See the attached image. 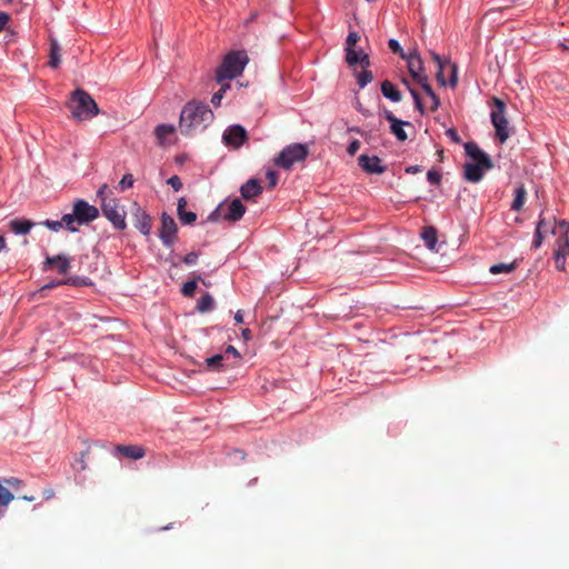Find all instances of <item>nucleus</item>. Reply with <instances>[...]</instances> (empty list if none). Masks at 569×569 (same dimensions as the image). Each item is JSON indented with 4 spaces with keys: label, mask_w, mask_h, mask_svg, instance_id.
Returning <instances> with one entry per match:
<instances>
[{
    "label": "nucleus",
    "mask_w": 569,
    "mask_h": 569,
    "mask_svg": "<svg viewBox=\"0 0 569 569\" xmlns=\"http://www.w3.org/2000/svg\"><path fill=\"white\" fill-rule=\"evenodd\" d=\"M212 121V110L204 102H188L180 114L179 128L182 134H191L198 127H206L207 122Z\"/></svg>",
    "instance_id": "nucleus-1"
},
{
    "label": "nucleus",
    "mask_w": 569,
    "mask_h": 569,
    "mask_svg": "<svg viewBox=\"0 0 569 569\" xmlns=\"http://www.w3.org/2000/svg\"><path fill=\"white\" fill-rule=\"evenodd\" d=\"M465 151L472 159L471 162L465 164V178L471 183H478L482 180L483 172L492 169V160L476 142H466Z\"/></svg>",
    "instance_id": "nucleus-2"
},
{
    "label": "nucleus",
    "mask_w": 569,
    "mask_h": 569,
    "mask_svg": "<svg viewBox=\"0 0 569 569\" xmlns=\"http://www.w3.org/2000/svg\"><path fill=\"white\" fill-rule=\"evenodd\" d=\"M67 106L76 121H87V119L93 118V116L100 112L96 100L83 89H76L71 92L70 101Z\"/></svg>",
    "instance_id": "nucleus-3"
},
{
    "label": "nucleus",
    "mask_w": 569,
    "mask_h": 569,
    "mask_svg": "<svg viewBox=\"0 0 569 569\" xmlns=\"http://www.w3.org/2000/svg\"><path fill=\"white\" fill-rule=\"evenodd\" d=\"M248 62L249 56L246 51L228 52L216 70V80L218 82H222L224 79H233L240 77Z\"/></svg>",
    "instance_id": "nucleus-4"
},
{
    "label": "nucleus",
    "mask_w": 569,
    "mask_h": 569,
    "mask_svg": "<svg viewBox=\"0 0 569 569\" xmlns=\"http://www.w3.org/2000/svg\"><path fill=\"white\" fill-rule=\"evenodd\" d=\"M309 156V149L305 143H290L274 158L276 167L290 169L297 161H303Z\"/></svg>",
    "instance_id": "nucleus-5"
},
{
    "label": "nucleus",
    "mask_w": 569,
    "mask_h": 569,
    "mask_svg": "<svg viewBox=\"0 0 569 569\" xmlns=\"http://www.w3.org/2000/svg\"><path fill=\"white\" fill-rule=\"evenodd\" d=\"M491 122L500 142H506L510 137L509 122L506 117L507 106L501 98H492Z\"/></svg>",
    "instance_id": "nucleus-6"
},
{
    "label": "nucleus",
    "mask_w": 569,
    "mask_h": 569,
    "mask_svg": "<svg viewBox=\"0 0 569 569\" xmlns=\"http://www.w3.org/2000/svg\"><path fill=\"white\" fill-rule=\"evenodd\" d=\"M101 211L112 226L116 227V229H126V211L120 207L117 199H103V202L101 203Z\"/></svg>",
    "instance_id": "nucleus-7"
},
{
    "label": "nucleus",
    "mask_w": 569,
    "mask_h": 569,
    "mask_svg": "<svg viewBox=\"0 0 569 569\" xmlns=\"http://www.w3.org/2000/svg\"><path fill=\"white\" fill-rule=\"evenodd\" d=\"M246 213V207L242 204L240 199H233L227 204H220L213 212L208 217L209 221H217L220 217L227 219V221H239Z\"/></svg>",
    "instance_id": "nucleus-8"
},
{
    "label": "nucleus",
    "mask_w": 569,
    "mask_h": 569,
    "mask_svg": "<svg viewBox=\"0 0 569 569\" xmlns=\"http://www.w3.org/2000/svg\"><path fill=\"white\" fill-rule=\"evenodd\" d=\"M405 60L407 61V67L412 80L423 89L428 76L426 73L423 61L417 49H413L406 54Z\"/></svg>",
    "instance_id": "nucleus-9"
},
{
    "label": "nucleus",
    "mask_w": 569,
    "mask_h": 569,
    "mask_svg": "<svg viewBox=\"0 0 569 569\" xmlns=\"http://www.w3.org/2000/svg\"><path fill=\"white\" fill-rule=\"evenodd\" d=\"M177 223L173 217L168 216V213H162L161 217V226L159 229V238L163 246L171 247L173 246L177 239Z\"/></svg>",
    "instance_id": "nucleus-10"
},
{
    "label": "nucleus",
    "mask_w": 569,
    "mask_h": 569,
    "mask_svg": "<svg viewBox=\"0 0 569 569\" xmlns=\"http://www.w3.org/2000/svg\"><path fill=\"white\" fill-rule=\"evenodd\" d=\"M74 208L77 226L89 224V222L94 221V219L99 216L98 208L88 203L87 200H76Z\"/></svg>",
    "instance_id": "nucleus-11"
},
{
    "label": "nucleus",
    "mask_w": 569,
    "mask_h": 569,
    "mask_svg": "<svg viewBox=\"0 0 569 569\" xmlns=\"http://www.w3.org/2000/svg\"><path fill=\"white\" fill-rule=\"evenodd\" d=\"M247 139V130L240 124L230 126L223 132V141L229 147L239 148Z\"/></svg>",
    "instance_id": "nucleus-12"
},
{
    "label": "nucleus",
    "mask_w": 569,
    "mask_h": 569,
    "mask_svg": "<svg viewBox=\"0 0 569 569\" xmlns=\"http://www.w3.org/2000/svg\"><path fill=\"white\" fill-rule=\"evenodd\" d=\"M358 164L368 173H383L387 171V167L382 166L379 156L360 154Z\"/></svg>",
    "instance_id": "nucleus-13"
},
{
    "label": "nucleus",
    "mask_w": 569,
    "mask_h": 569,
    "mask_svg": "<svg viewBox=\"0 0 569 569\" xmlns=\"http://www.w3.org/2000/svg\"><path fill=\"white\" fill-rule=\"evenodd\" d=\"M385 117H386L387 121L390 122L391 133L395 134L398 140H401V142H403V140H407L408 134L403 127L411 126L410 122L399 120V118H397L396 114L390 112V110L385 111Z\"/></svg>",
    "instance_id": "nucleus-14"
},
{
    "label": "nucleus",
    "mask_w": 569,
    "mask_h": 569,
    "mask_svg": "<svg viewBox=\"0 0 569 569\" xmlns=\"http://www.w3.org/2000/svg\"><path fill=\"white\" fill-rule=\"evenodd\" d=\"M116 452L127 457L128 459L138 460L142 459L146 450L141 445H117Z\"/></svg>",
    "instance_id": "nucleus-15"
},
{
    "label": "nucleus",
    "mask_w": 569,
    "mask_h": 569,
    "mask_svg": "<svg viewBox=\"0 0 569 569\" xmlns=\"http://www.w3.org/2000/svg\"><path fill=\"white\" fill-rule=\"evenodd\" d=\"M263 188L258 179H249L240 188L241 196L244 200H252V198L260 196Z\"/></svg>",
    "instance_id": "nucleus-16"
},
{
    "label": "nucleus",
    "mask_w": 569,
    "mask_h": 569,
    "mask_svg": "<svg viewBox=\"0 0 569 569\" xmlns=\"http://www.w3.org/2000/svg\"><path fill=\"white\" fill-rule=\"evenodd\" d=\"M187 204H188V201H187L186 197H180L178 199L177 213H178L180 221L183 224H193V222L196 221L198 216H197V213H194L192 211H186Z\"/></svg>",
    "instance_id": "nucleus-17"
},
{
    "label": "nucleus",
    "mask_w": 569,
    "mask_h": 569,
    "mask_svg": "<svg viewBox=\"0 0 569 569\" xmlns=\"http://www.w3.org/2000/svg\"><path fill=\"white\" fill-rule=\"evenodd\" d=\"M44 264L49 267L56 266L58 272L66 274L70 270L71 261L66 254H56V257H47Z\"/></svg>",
    "instance_id": "nucleus-18"
},
{
    "label": "nucleus",
    "mask_w": 569,
    "mask_h": 569,
    "mask_svg": "<svg viewBox=\"0 0 569 569\" xmlns=\"http://www.w3.org/2000/svg\"><path fill=\"white\" fill-rule=\"evenodd\" d=\"M421 239L430 250H438V230L435 226H426L421 231Z\"/></svg>",
    "instance_id": "nucleus-19"
},
{
    "label": "nucleus",
    "mask_w": 569,
    "mask_h": 569,
    "mask_svg": "<svg viewBox=\"0 0 569 569\" xmlns=\"http://www.w3.org/2000/svg\"><path fill=\"white\" fill-rule=\"evenodd\" d=\"M381 93L383 97L388 98L392 102L402 101V93L399 91L397 86L391 83L389 80H385L380 86Z\"/></svg>",
    "instance_id": "nucleus-20"
},
{
    "label": "nucleus",
    "mask_w": 569,
    "mask_h": 569,
    "mask_svg": "<svg viewBox=\"0 0 569 569\" xmlns=\"http://www.w3.org/2000/svg\"><path fill=\"white\" fill-rule=\"evenodd\" d=\"M61 46L57 39H50L49 66L57 69L61 63Z\"/></svg>",
    "instance_id": "nucleus-21"
},
{
    "label": "nucleus",
    "mask_w": 569,
    "mask_h": 569,
    "mask_svg": "<svg viewBox=\"0 0 569 569\" xmlns=\"http://www.w3.org/2000/svg\"><path fill=\"white\" fill-rule=\"evenodd\" d=\"M136 217V228L139 229L141 233L149 234L152 226L150 216H148L146 211H142L141 208H138Z\"/></svg>",
    "instance_id": "nucleus-22"
},
{
    "label": "nucleus",
    "mask_w": 569,
    "mask_h": 569,
    "mask_svg": "<svg viewBox=\"0 0 569 569\" xmlns=\"http://www.w3.org/2000/svg\"><path fill=\"white\" fill-rule=\"evenodd\" d=\"M207 367L213 371H220L228 369V363H226V356L223 353H217L216 356L206 358Z\"/></svg>",
    "instance_id": "nucleus-23"
},
{
    "label": "nucleus",
    "mask_w": 569,
    "mask_h": 569,
    "mask_svg": "<svg viewBox=\"0 0 569 569\" xmlns=\"http://www.w3.org/2000/svg\"><path fill=\"white\" fill-rule=\"evenodd\" d=\"M223 355L226 356V362L228 363V367H237L240 363V352L237 348L232 347V345H229Z\"/></svg>",
    "instance_id": "nucleus-24"
},
{
    "label": "nucleus",
    "mask_w": 569,
    "mask_h": 569,
    "mask_svg": "<svg viewBox=\"0 0 569 569\" xmlns=\"http://www.w3.org/2000/svg\"><path fill=\"white\" fill-rule=\"evenodd\" d=\"M422 91L428 94L430 101H431V106H430V110L431 111H436L438 110L439 106H440V100H439V97L438 94L435 92L431 83H430V80H429V77L427 78L426 82H425V86L422 88Z\"/></svg>",
    "instance_id": "nucleus-25"
},
{
    "label": "nucleus",
    "mask_w": 569,
    "mask_h": 569,
    "mask_svg": "<svg viewBox=\"0 0 569 569\" xmlns=\"http://www.w3.org/2000/svg\"><path fill=\"white\" fill-rule=\"evenodd\" d=\"M549 224L545 218L540 217L537 222V229L533 237V247H540L543 241V232L547 231Z\"/></svg>",
    "instance_id": "nucleus-26"
},
{
    "label": "nucleus",
    "mask_w": 569,
    "mask_h": 569,
    "mask_svg": "<svg viewBox=\"0 0 569 569\" xmlns=\"http://www.w3.org/2000/svg\"><path fill=\"white\" fill-rule=\"evenodd\" d=\"M402 82L408 88V90L415 101L416 108H418L420 113L423 114L425 113L423 101L421 100L417 89L413 88L411 81H409L408 78H402Z\"/></svg>",
    "instance_id": "nucleus-27"
},
{
    "label": "nucleus",
    "mask_w": 569,
    "mask_h": 569,
    "mask_svg": "<svg viewBox=\"0 0 569 569\" xmlns=\"http://www.w3.org/2000/svg\"><path fill=\"white\" fill-rule=\"evenodd\" d=\"M431 59L436 61L437 67H438V70H437V73H436L438 82L441 86H446L447 84V81H446V78H445V64H446V61L442 60V58L439 54H437V52H431Z\"/></svg>",
    "instance_id": "nucleus-28"
},
{
    "label": "nucleus",
    "mask_w": 569,
    "mask_h": 569,
    "mask_svg": "<svg viewBox=\"0 0 569 569\" xmlns=\"http://www.w3.org/2000/svg\"><path fill=\"white\" fill-rule=\"evenodd\" d=\"M33 223L30 220H12L10 221V229L13 230L14 233H29Z\"/></svg>",
    "instance_id": "nucleus-29"
},
{
    "label": "nucleus",
    "mask_w": 569,
    "mask_h": 569,
    "mask_svg": "<svg viewBox=\"0 0 569 569\" xmlns=\"http://www.w3.org/2000/svg\"><path fill=\"white\" fill-rule=\"evenodd\" d=\"M527 191L522 184L515 190V198L512 200L511 209L520 210L526 202Z\"/></svg>",
    "instance_id": "nucleus-30"
},
{
    "label": "nucleus",
    "mask_w": 569,
    "mask_h": 569,
    "mask_svg": "<svg viewBox=\"0 0 569 569\" xmlns=\"http://www.w3.org/2000/svg\"><path fill=\"white\" fill-rule=\"evenodd\" d=\"M61 221H62V227H64L67 230H70V231L78 230L74 203H73V210L71 211V213H64L61 217Z\"/></svg>",
    "instance_id": "nucleus-31"
},
{
    "label": "nucleus",
    "mask_w": 569,
    "mask_h": 569,
    "mask_svg": "<svg viewBox=\"0 0 569 569\" xmlns=\"http://www.w3.org/2000/svg\"><path fill=\"white\" fill-rule=\"evenodd\" d=\"M214 300L210 293H204L200 297L197 303V310L200 312H207L212 309Z\"/></svg>",
    "instance_id": "nucleus-32"
},
{
    "label": "nucleus",
    "mask_w": 569,
    "mask_h": 569,
    "mask_svg": "<svg viewBox=\"0 0 569 569\" xmlns=\"http://www.w3.org/2000/svg\"><path fill=\"white\" fill-rule=\"evenodd\" d=\"M173 131H174V127L173 126L159 124L154 129V134H156L159 143H164L166 138L169 134H172Z\"/></svg>",
    "instance_id": "nucleus-33"
},
{
    "label": "nucleus",
    "mask_w": 569,
    "mask_h": 569,
    "mask_svg": "<svg viewBox=\"0 0 569 569\" xmlns=\"http://www.w3.org/2000/svg\"><path fill=\"white\" fill-rule=\"evenodd\" d=\"M86 283L84 281H81L79 278H67L62 279L61 281H52L49 283H46L41 290H51V288L58 287V284H80Z\"/></svg>",
    "instance_id": "nucleus-34"
},
{
    "label": "nucleus",
    "mask_w": 569,
    "mask_h": 569,
    "mask_svg": "<svg viewBox=\"0 0 569 569\" xmlns=\"http://www.w3.org/2000/svg\"><path fill=\"white\" fill-rule=\"evenodd\" d=\"M515 268H517V262H509V264H506V262H499L498 264L491 266L490 271L492 274H499V272L513 271Z\"/></svg>",
    "instance_id": "nucleus-35"
},
{
    "label": "nucleus",
    "mask_w": 569,
    "mask_h": 569,
    "mask_svg": "<svg viewBox=\"0 0 569 569\" xmlns=\"http://www.w3.org/2000/svg\"><path fill=\"white\" fill-rule=\"evenodd\" d=\"M201 279V276H197L196 279H191V281L184 282L182 286V295L186 297H192L198 288V280Z\"/></svg>",
    "instance_id": "nucleus-36"
},
{
    "label": "nucleus",
    "mask_w": 569,
    "mask_h": 569,
    "mask_svg": "<svg viewBox=\"0 0 569 569\" xmlns=\"http://www.w3.org/2000/svg\"><path fill=\"white\" fill-rule=\"evenodd\" d=\"M555 251L566 259L567 256L569 254V238L566 236L559 237L557 248Z\"/></svg>",
    "instance_id": "nucleus-37"
},
{
    "label": "nucleus",
    "mask_w": 569,
    "mask_h": 569,
    "mask_svg": "<svg viewBox=\"0 0 569 569\" xmlns=\"http://www.w3.org/2000/svg\"><path fill=\"white\" fill-rule=\"evenodd\" d=\"M231 84L229 83H226V84H221L220 89L218 92H214L211 97V103L214 106V107H219L220 103H221V100L223 98V94L224 92H227L228 89H230Z\"/></svg>",
    "instance_id": "nucleus-38"
},
{
    "label": "nucleus",
    "mask_w": 569,
    "mask_h": 569,
    "mask_svg": "<svg viewBox=\"0 0 569 569\" xmlns=\"http://www.w3.org/2000/svg\"><path fill=\"white\" fill-rule=\"evenodd\" d=\"M373 79L372 72L369 69H365L362 72L358 73L357 83L359 87H366Z\"/></svg>",
    "instance_id": "nucleus-39"
},
{
    "label": "nucleus",
    "mask_w": 569,
    "mask_h": 569,
    "mask_svg": "<svg viewBox=\"0 0 569 569\" xmlns=\"http://www.w3.org/2000/svg\"><path fill=\"white\" fill-rule=\"evenodd\" d=\"M346 61L350 66L357 64L360 62V51H356V49H346Z\"/></svg>",
    "instance_id": "nucleus-40"
},
{
    "label": "nucleus",
    "mask_w": 569,
    "mask_h": 569,
    "mask_svg": "<svg viewBox=\"0 0 569 569\" xmlns=\"http://www.w3.org/2000/svg\"><path fill=\"white\" fill-rule=\"evenodd\" d=\"M13 498H14L13 493L8 491V489L2 487V485L0 483V505L8 506L10 503L11 499H13Z\"/></svg>",
    "instance_id": "nucleus-41"
},
{
    "label": "nucleus",
    "mask_w": 569,
    "mask_h": 569,
    "mask_svg": "<svg viewBox=\"0 0 569 569\" xmlns=\"http://www.w3.org/2000/svg\"><path fill=\"white\" fill-rule=\"evenodd\" d=\"M388 47L392 52L398 53V56L406 60V54L397 39H389Z\"/></svg>",
    "instance_id": "nucleus-42"
},
{
    "label": "nucleus",
    "mask_w": 569,
    "mask_h": 569,
    "mask_svg": "<svg viewBox=\"0 0 569 569\" xmlns=\"http://www.w3.org/2000/svg\"><path fill=\"white\" fill-rule=\"evenodd\" d=\"M360 40V36L357 31H350L346 40V49H353Z\"/></svg>",
    "instance_id": "nucleus-43"
},
{
    "label": "nucleus",
    "mask_w": 569,
    "mask_h": 569,
    "mask_svg": "<svg viewBox=\"0 0 569 569\" xmlns=\"http://www.w3.org/2000/svg\"><path fill=\"white\" fill-rule=\"evenodd\" d=\"M427 180L431 184H439V183H441V174L439 171L429 170L427 172Z\"/></svg>",
    "instance_id": "nucleus-44"
},
{
    "label": "nucleus",
    "mask_w": 569,
    "mask_h": 569,
    "mask_svg": "<svg viewBox=\"0 0 569 569\" xmlns=\"http://www.w3.org/2000/svg\"><path fill=\"white\" fill-rule=\"evenodd\" d=\"M42 224L50 230L58 231L62 229V218L60 220H44Z\"/></svg>",
    "instance_id": "nucleus-45"
},
{
    "label": "nucleus",
    "mask_w": 569,
    "mask_h": 569,
    "mask_svg": "<svg viewBox=\"0 0 569 569\" xmlns=\"http://www.w3.org/2000/svg\"><path fill=\"white\" fill-rule=\"evenodd\" d=\"M167 183L170 184L172 187V189H174V190H179V189L183 188L182 180L177 174L171 176L167 180Z\"/></svg>",
    "instance_id": "nucleus-46"
},
{
    "label": "nucleus",
    "mask_w": 569,
    "mask_h": 569,
    "mask_svg": "<svg viewBox=\"0 0 569 569\" xmlns=\"http://www.w3.org/2000/svg\"><path fill=\"white\" fill-rule=\"evenodd\" d=\"M134 183V179H133V176L132 174H124L122 180H120V188L121 189H128V188H132Z\"/></svg>",
    "instance_id": "nucleus-47"
},
{
    "label": "nucleus",
    "mask_w": 569,
    "mask_h": 569,
    "mask_svg": "<svg viewBox=\"0 0 569 569\" xmlns=\"http://www.w3.org/2000/svg\"><path fill=\"white\" fill-rule=\"evenodd\" d=\"M266 178L269 182V187L270 188H273V186H276L278 183V180H279V176L277 174L276 171H272V170H269L266 172Z\"/></svg>",
    "instance_id": "nucleus-48"
},
{
    "label": "nucleus",
    "mask_w": 569,
    "mask_h": 569,
    "mask_svg": "<svg viewBox=\"0 0 569 569\" xmlns=\"http://www.w3.org/2000/svg\"><path fill=\"white\" fill-rule=\"evenodd\" d=\"M358 150H360V141H358V139H353V141H351L347 147V153L355 156Z\"/></svg>",
    "instance_id": "nucleus-49"
},
{
    "label": "nucleus",
    "mask_w": 569,
    "mask_h": 569,
    "mask_svg": "<svg viewBox=\"0 0 569 569\" xmlns=\"http://www.w3.org/2000/svg\"><path fill=\"white\" fill-rule=\"evenodd\" d=\"M199 258V254L197 252H190L184 254L182 258V261L187 263L188 266H192V263H196Z\"/></svg>",
    "instance_id": "nucleus-50"
},
{
    "label": "nucleus",
    "mask_w": 569,
    "mask_h": 569,
    "mask_svg": "<svg viewBox=\"0 0 569 569\" xmlns=\"http://www.w3.org/2000/svg\"><path fill=\"white\" fill-rule=\"evenodd\" d=\"M359 64L361 66L362 70L368 69L370 66V59L369 56L366 54V52L360 51L359 56Z\"/></svg>",
    "instance_id": "nucleus-51"
},
{
    "label": "nucleus",
    "mask_w": 569,
    "mask_h": 569,
    "mask_svg": "<svg viewBox=\"0 0 569 569\" xmlns=\"http://www.w3.org/2000/svg\"><path fill=\"white\" fill-rule=\"evenodd\" d=\"M558 230H559L560 237H565V236L568 237V231H569V223H568V221L561 220L558 223Z\"/></svg>",
    "instance_id": "nucleus-52"
},
{
    "label": "nucleus",
    "mask_w": 569,
    "mask_h": 569,
    "mask_svg": "<svg viewBox=\"0 0 569 569\" xmlns=\"http://www.w3.org/2000/svg\"><path fill=\"white\" fill-rule=\"evenodd\" d=\"M446 134L448 137H450V139L452 140V142L455 143H460L461 142V138L460 136L458 134L457 130L456 129H447L446 130Z\"/></svg>",
    "instance_id": "nucleus-53"
},
{
    "label": "nucleus",
    "mask_w": 569,
    "mask_h": 569,
    "mask_svg": "<svg viewBox=\"0 0 569 569\" xmlns=\"http://www.w3.org/2000/svg\"><path fill=\"white\" fill-rule=\"evenodd\" d=\"M555 262L558 270H565L566 260L563 257H560V254L557 252H555Z\"/></svg>",
    "instance_id": "nucleus-54"
},
{
    "label": "nucleus",
    "mask_w": 569,
    "mask_h": 569,
    "mask_svg": "<svg viewBox=\"0 0 569 569\" xmlns=\"http://www.w3.org/2000/svg\"><path fill=\"white\" fill-rule=\"evenodd\" d=\"M9 19L10 18L8 13H3V11H0V31H2V29H6Z\"/></svg>",
    "instance_id": "nucleus-55"
},
{
    "label": "nucleus",
    "mask_w": 569,
    "mask_h": 569,
    "mask_svg": "<svg viewBox=\"0 0 569 569\" xmlns=\"http://www.w3.org/2000/svg\"><path fill=\"white\" fill-rule=\"evenodd\" d=\"M108 189V184H102L98 190V197L101 199V202H103V198L106 197V191Z\"/></svg>",
    "instance_id": "nucleus-56"
},
{
    "label": "nucleus",
    "mask_w": 569,
    "mask_h": 569,
    "mask_svg": "<svg viewBox=\"0 0 569 569\" xmlns=\"http://www.w3.org/2000/svg\"><path fill=\"white\" fill-rule=\"evenodd\" d=\"M242 337L244 340H251V338H252L251 330L249 328L242 329Z\"/></svg>",
    "instance_id": "nucleus-57"
},
{
    "label": "nucleus",
    "mask_w": 569,
    "mask_h": 569,
    "mask_svg": "<svg viewBox=\"0 0 569 569\" xmlns=\"http://www.w3.org/2000/svg\"><path fill=\"white\" fill-rule=\"evenodd\" d=\"M420 171H421L420 166H410V167L406 168V172H409V173H417Z\"/></svg>",
    "instance_id": "nucleus-58"
},
{
    "label": "nucleus",
    "mask_w": 569,
    "mask_h": 569,
    "mask_svg": "<svg viewBox=\"0 0 569 569\" xmlns=\"http://www.w3.org/2000/svg\"><path fill=\"white\" fill-rule=\"evenodd\" d=\"M234 320L237 323H243V311L239 310L236 312Z\"/></svg>",
    "instance_id": "nucleus-59"
},
{
    "label": "nucleus",
    "mask_w": 569,
    "mask_h": 569,
    "mask_svg": "<svg viewBox=\"0 0 569 569\" xmlns=\"http://www.w3.org/2000/svg\"><path fill=\"white\" fill-rule=\"evenodd\" d=\"M452 68V77L450 79V84L451 86H456L457 83V68L456 67H451Z\"/></svg>",
    "instance_id": "nucleus-60"
},
{
    "label": "nucleus",
    "mask_w": 569,
    "mask_h": 569,
    "mask_svg": "<svg viewBox=\"0 0 569 569\" xmlns=\"http://www.w3.org/2000/svg\"><path fill=\"white\" fill-rule=\"evenodd\" d=\"M84 453L86 452H82L81 457L79 459L80 469H86L87 468V463H86V460H84Z\"/></svg>",
    "instance_id": "nucleus-61"
},
{
    "label": "nucleus",
    "mask_w": 569,
    "mask_h": 569,
    "mask_svg": "<svg viewBox=\"0 0 569 569\" xmlns=\"http://www.w3.org/2000/svg\"><path fill=\"white\" fill-rule=\"evenodd\" d=\"M2 248H6V239L4 237L0 236V251L2 250Z\"/></svg>",
    "instance_id": "nucleus-62"
},
{
    "label": "nucleus",
    "mask_w": 569,
    "mask_h": 569,
    "mask_svg": "<svg viewBox=\"0 0 569 569\" xmlns=\"http://www.w3.org/2000/svg\"><path fill=\"white\" fill-rule=\"evenodd\" d=\"M351 131H356V132H359V134H363V131L359 129V127H353L352 129H350Z\"/></svg>",
    "instance_id": "nucleus-63"
},
{
    "label": "nucleus",
    "mask_w": 569,
    "mask_h": 569,
    "mask_svg": "<svg viewBox=\"0 0 569 569\" xmlns=\"http://www.w3.org/2000/svg\"><path fill=\"white\" fill-rule=\"evenodd\" d=\"M23 498L29 499V501H32V499H34L33 497H30V496H24Z\"/></svg>",
    "instance_id": "nucleus-64"
}]
</instances>
